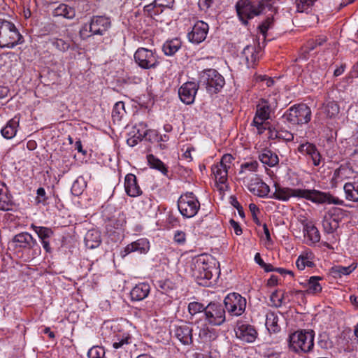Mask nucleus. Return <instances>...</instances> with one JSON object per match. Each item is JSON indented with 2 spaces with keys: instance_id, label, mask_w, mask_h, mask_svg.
<instances>
[{
  "instance_id": "obj_1",
  "label": "nucleus",
  "mask_w": 358,
  "mask_h": 358,
  "mask_svg": "<svg viewBox=\"0 0 358 358\" xmlns=\"http://www.w3.org/2000/svg\"><path fill=\"white\" fill-rule=\"evenodd\" d=\"M275 192L271 197L280 201H286L294 196L303 198L317 204L341 205L343 203V201L334 196L329 192H321L317 189L282 187L278 185H275Z\"/></svg>"
},
{
  "instance_id": "obj_2",
  "label": "nucleus",
  "mask_w": 358,
  "mask_h": 358,
  "mask_svg": "<svg viewBox=\"0 0 358 358\" xmlns=\"http://www.w3.org/2000/svg\"><path fill=\"white\" fill-rule=\"evenodd\" d=\"M268 6L266 0L250 1V0H239L236 4L237 15L243 24H247L248 20L260 15Z\"/></svg>"
},
{
  "instance_id": "obj_3",
  "label": "nucleus",
  "mask_w": 358,
  "mask_h": 358,
  "mask_svg": "<svg viewBox=\"0 0 358 358\" xmlns=\"http://www.w3.org/2000/svg\"><path fill=\"white\" fill-rule=\"evenodd\" d=\"M312 112L306 104H295L289 108L282 115V120L292 126L308 123L311 120Z\"/></svg>"
},
{
  "instance_id": "obj_4",
  "label": "nucleus",
  "mask_w": 358,
  "mask_h": 358,
  "mask_svg": "<svg viewBox=\"0 0 358 358\" xmlns=\"http://www.w3.org/2000/svg\"><path fill=\"white\" fill-rule=\"evenodd\" d=\"M22 42V36L15 25L10 21L0 19V48H13Z\"/></svg>"
},
{
  "instance_id": "obj_5",
  "label": "nucleus",
  "mask_w": 358,
  "mask_h": 358,
  "mask_svg": "<svg viewBox=\"0 0 358 358\" xmlns=\"http://www.w3.org/2000/svg\"><path fill=\"white\" fill-rule=\"evenodd\" d=\"M289 346L295 352H310L314 347L313 331L301 330L292 334L289 337Z\"/></svg>"
},
{
  "instance_id": "obj_6",
  "label": "nucleus",
  "mask_w": 358,
  "mask_h": 358,
  "mask_svg": "<svg viewBox=\"0 0 358 358\" xmlns=\"http://www.w3.org/2000/svg\"><path fill=\"white\" fill-rule=\"evenodd\" d=\"M213 270L216 268L212 262H209V257L206 255L198 257L194 262L193 275L200 285H208V281L213 277Z\"/></svg>"
},
{
  "instance_id": "obj_7",
  "label": "nucleus",
  "mask_w": 358,
  "mask_h": 358,
  "mask_svg": "<svg viewBox=\"0 0 358 358\" xmlns=\"http://www.w3.org/2000/svg\"><path fill=\"white\" fill-rule=\"evenodd\" d=\"M200 83L206 85V90L210 94H216L224 85L223 76L215 69H207L201 74Z\"/></svg>"
},
{
  "instance_id": "obj_8",
  "label": "nucleus",
  "mask_w": 358,
  "mask_h": 358,
  "mask_svg": "<svg viewBox=\"0 0 358 358\" xmlns=\"http://www.w3.org/2000/svg\"><path fill=\"white\" fill-rule=\"evenodd\" d=\"M178 207L183 217L191 218L196 215L200 208V203L192 192H187L180 196Z\"/></svg>"
},
{
  "instance_id": "obj_9",
  "label": "nucleus",
  "mask_w": 358,
  "mask_h": 358,
  "mask_svg": "<svg viewBox=\"0 0 358 358\" xmlns=\"http://www.w3.org/2000/svg\"><path fill=\"white\" fill-rule=\"evenodd\" d=\"M134 57L135 62L143 69H154L159 64L156 52L145 48H138Z\"/></svg>"
},
{
  "instance_id": "obj_10",
  "label": "nucleus",
  "mask_w": 358,
  "mask_h": 358,
  "mask_svg": "<svg viewBox=\"0 0 358 358\" xmlns=\"http://www.w3.org/2000/svg\"><path fill=\"white\" fill-rule=\"evenodd\" d=\"M278 106L275 95L269 96L267 99H261L257 105L255 117L262 121H266Z\"/></svg>"
},
{
  "instance_id": "obj_11",
  "label": "nucleus",
  "mask_w": 358,
  "mask_h": 358,
  "mask_svg": "<svg viewBox=\"0 0 358 358\" xmlns=\"http://www.w3.org/2000/svg\"><path fill=\"white\" fill-rule=\"evenodd\" d=\"M224 303L226 309L231 315L239 316L245 310L246 299L238 293L229 294Z\"/></svg>"
},
{
  "instance_id": "obj_12",
  "label": "nucleus",
  "mask_w": 358,
  "mask_h": 358,
  "mask_svg": "<svg viewBox=\"0 0 358 358\" xmlns=\"http://www.w3.org/2000/svg\"><path fill=\"white\" fill-rule=\"evenodd\" d=\"M111 27V21L106 16H93L89 24H85L81 31L89 28L92 35H104Z\"/></svg>"
},
{
  "instance_id": "obj_13",
  "label": "nucleus",
  "mask_w": 358,
  "mask_h": 358,
  "mask_svg": "<svg viewBox=\"0 0 358 358\" xmlns=\"http://www.w3.org/2000/svg\"><path fill=\"white\" fill-rule=\"evenodd\" d=\"M206 319L209 324L215 326L222 324L225 320V309L220 303H210L205 309Z\"/></svg>"
},
{
  "instance_id": "obj_14",
  "label": "nucleus",
  "mask_w": 358,
  "mask_h": 358,
  "mask_svg": "<svg viewBox=\"0 0 358 358\" xmlns=\"http://www.w3.org/2000/svg\"><path fill=\"white\" fill-rule=\"evenodd\" d=\"M236 336L238 338L247 343H252L257 336L256 329L249 324L238 321L235 328Z\"/></svg>"
},
{
  "instance_id": "obj_15",
  "label": "nucleus",
  "mask_w": 358,
  "mask_h": 358,
  "mask_svg": "<svg viewBox=\"0 0 358 358\" xmlns=\"http://www.w3.org/2000/svg\"><path fill=\"white\" fill-rule=\"evenodd\" d=\"M209 26L207 23L197 21L187 34V38L191 43L199 44L206 38Z\"/></svg>"
},
{
  "instance_id": "obj_16",
  "label": "nucleus",
  "mask_w": 358,
  "mask_h": 358,
  "mask_svg": "<svg viewBox=\"0 0 358 358\" xmlns=\"http://www.w3.org/2000/svg\"><path fill=\"white\" fill-rule=\"evenodd\" d=\"M198 90L197 85L194 82L184 83L178 90L180 100L186 103L191 104L194 102Z\"/></svg>"
},
{
  "instance_id": "obj_17",
  "label": "nucleus",
  "mask_w": 358,
  "mask_h": 358,
  "mask_svg": "<svg viewBox=\"0 0 358 358\" xmlns=\"http://www.w3.org/2000/svg\"><path fill=\"white\" fill-rule=\"evenodd\" d=\"M298 152L301 155L308 156L311 159L313 164L315 166L320 165L322 156L314 144L309 142L302 143L298 147Z\"/></svg>"
},
{
  "instance_id": "obj_18",
  "label": "nucleus",
  "mask_w": 358,
  "mask_h": 358,
  "mask_svg": "<svg viewBox=\"0 0 358 358\" xmlns=\"http://www.w3.org/2000/svg\"><path fill=\"white\" fill-rule=\"evenodd\" d=\"M248 189L259 197L266 196L270 192L269 186L257 176L251 178L248 184Z\"/></svg>"
},
{
  "instance_id": "obj_19",
  "label": "nucleus",
  "mask_w": 358,
  "mask_h": 358,
  "mask_svg": "<svg viewBox=\"0 0 358 358\" xmlns=\"http://www.w3.org/2000/svg\"><path fill=\"white\" fill-rule=\"evenodd\" d=\"M150 249V243L146 238H139L137 241L132 242L127 245L122 255V257L127 255L128 254L134 252H137L140 254H145Z\"/></svg>"
},
{
  "instance_id": "obj_20",
  "label": "nucleus",
  "mask_w": 358,
  "mask_h": 358,
  "mask_svg": "<svg viewBox=\"0 0 358 358\" xmlns=\"http://www.w3.org/2000/svg\"><path fill=\"white\" fill-rule=\"evenodd\" d=\"M31 228L37 234L40 238L43 248L47 252H51V247L50 245L49 238L53 236V231L48 227L36 226L32 224Z\"/></svg>"
},
{
  "instance_id": "obj_21",
  "label": "nucleus",
  "mask_w": 358,
  "mask_h": 358,
  "mask_svg": "<svg viewBox=\"0 0 358 358\" xmlns=\"http://www.w3.org/2000/svg\"><path fill=\"white\" fill-rule=\"evenodd\" d=\"M192 328L188 324L176 327L173 331L175 337L184 345L192 343Z\"/></svg>"
},
{
  "instance_id": "obj_22",
  "label": "nucleus",
  "mask_w": 358,
  "mask_h": 358,
  "mask_svg": "<svg viewBox=\"0 0 358 358\" xmlns=\"http://www.w3.org/2000/svg\"><path fill=\"white\" fill-rule=\"evenodd\" d=\"M124 189L127 194L131 197H136L142 194L136 176L131 173L127 174L125 177Z\"/></svg>"
},
{
  "instance_id": "obj_23",
  "label": "nucleus",
  "mask_w": 358,
  "mask_h": 358,
  "mask_svg": "<svg viewBox=\"0 0 358 358\" xmlns=\"http://www.w3.org/2000/svg\"><path fill=\"white\" fill-rule=\"evenodd\" d=\"M13 201L6 184L0 181V210L7 211L12 210Z\"/></svg>"
},
{
  "instance_id": "obj_24",
  "label": "nucleus",
  "mask_w": 358,
  "mask_h": 358,
  "mask_svg": "<svg viewBox=\"0 0 358 358\" xmlns=\"http://www.w3.org/2000/svg\"><path fill=\"white\" fill-rule=\"evenodd\" d=\"M150 292V286L148 283H139L131 289V299L132 301H142L148 296Z\"/></svg>"
},
{
  "instance_id": "obj_25",
  "label": "nucleus",
  "mask_w": 358,
  "mask_h": 358,
  "mask_svg": "<svg viewBox=\"0 0 358 358\" xmlns=\"http://www.w3.org/2000/svg\"><path fill=\"white\" fill-rule=\"evenodd\" d=\"M20 118L15 116L6 123V126L1 129V134L3 138L11 139L15 136L19 127Z\"/></svg>"
},
{
  "instance_id": "obj_26",
  "label": "nucleus",
  "mask_w": 358,
  "mask_h": 358,
  "mask_svg": "<svg viewBox=\"0 0 358 358\" xmlns=\"http://www.w3.org/2000/svg\"><path fill=\"white\" fill-rule=\"evenodd\" d=\"M13 241L17 243L20 248H32L35 246H38L36 241L31 234L27 232L15 235L13 238Z\"/></svg>"
},
{
  "instance_id": "obj_27",
  "label": "nucleus",
  "mask_w": 358,
  "mask_h": 358,
  "mask_svg": "<svg viewBox=\"0 0 358 358\" xmlns=\"http://www.w3.org/2000/svg\"><path fill=\"white\" fill-rule=\"evenodd\" d=\"M227 168L223 166L222 164H215L212 166V172L215 176V180L218 182L220 186L219 187L220 190H224L227 181Z\"/></svg>"
},
{
  "instance_id": "obj_28",
  "label": "nucleus",
  "mask_w": 358,
  "mask_h": 358,
  "mask_svg": "<svg viewBox=\"0 0 358 358\" xmlns=\"http://www.w3.org/2000/svg\"><path fill=\"white\" fill-rule=\"evenodd\" d=\"M242 54L245 57L247 66L253 67L259 58V50H257L255 45H248L244 48Z\"/></svg>"
},
{
  "instance_id": "obj_29",
  "label": "nucleus",
  "mask_w": 358,
  "mask_h": 358,
  "mask_svg": "<svg viewBox=\"0 0 358 358\" xmlns=\"http://www.w3.org/2000/svg\"><path fill=\"white\" fill-rule=\"evenodd\" d=\"M85 243L90 249L99 247L101 243L100 232L96 229L89 230L85 236Z\"/></svg>"
},
{
  "instance_id": "obj_30",
  "label": "nucleus",
  "mask_w": 358,
  "mask_h": 358,
  "mask_svg": "<svg viewBox=\"0 0 358 358\" xmlns=\"http://www.w3.org/2000/svg\"><path fill=\"white\" fill-rule=\"evenodd\" d=\"M357 266V263H352L348 266H343L341 265H335L329 270V273L334 278H340L343 275L350 274Z\"/></svg>"
},
{
  "instance_id": "obj_31",
  "label": "nucleus",
  "mask_w": 358,
  "mask_h": 358,
  "mask_svg": "<svg viewBox=\"0 0 358 358\" xmlns=\"http://www.w3.org/2000/svg\"><path fill=\"white\" fill-rule=\"evenodd\" d=\"M313 258L314 255L311 251L303 252L296 262V267L299 270H303L306 266L309 268L315 266V264L313 261Z\"/></svg>"
},
{
  "instance_id": "obj_32",
  "label": "nucleus",
  "mask_w": 358,
  "mask_h": 358,
  "mask_svg": "<svg viewBox=\"0 0 358 358\" xmlns=\"http://www.w3.org/2000/svg\"><path fill=\"white\" fill-rule=\"evenodd\" d=\"M322 280L320 276H312L305 283H301L303 287H307L306 292L308 294H315L322 292V287L319 280Z\"/></svg>"
},
{
  "instance_id": "obj_33",
  "label": "nucleus",
  "mask_w": 358,
  "mask_h": 358,
  "mask_svg": "<svg viewBox=\"0 0 358 358\" xmlns=\"http://www.w3.org/2000/svg\"><path fill=\"white\" fill-rule=\"evenodd\" d=\"M259 160L264 164L271 167L277 165L279 162L278 155L268 149L264 150L259 155Z\"/></svg>"
},
{
  "instance_id": "obj_34",
  "label": "nucleus",
  "mask_w": 358,
  "mask_h": 358,
  "mask_svg": "<svg viewBox=\"0 0 358 358\" xmlns=\"http://www.w3.org/2000/svg\"><path fill=\"white\" fill-rule=\"evenodd\" d=\"M324 231L327 234L334 233L338 227V221L333 215L329 213L324 215L322 220Z\"/></svg>"
},
{
  "instance_id": "obj_35",
  "label": "nucleus",
  "mask_w": 358,
  "mask_h": 358,
  "mask_svg": "<svg viewBox=\"0 0 358 358\" xmlns=\"http://www.w3.org/2000/svg\"><path fill=\"white\" fill-rule=\"evenodd\" d=\"M132 343V336L129 332H120L115 335V338L113 343L115 349L124 348V345Z\"/></svg>"
},
{
  "instance_id": "obj_36",
  "label": "nucleus",
  "mask_w": 358,
  "mask_h": 358,
  "mask_svg": "<svg viewBox=\"0 0 358 358\" xmlns=\"http://www.w3.org/2000/svg\"><path fill=\"white\" fill-rule=\"evenodd\" d=\"M54 16H62L66 19H73L76 16L75 9L66 4L59 5L53 11Z\"/></svg>"
},
{
  "instance_id": "obj_37",
  "label": "nucleus",
  "mask_w": 358,
  "mask_h": 358,
  "mask_svg": "<svg viewBox=\"0 0 358 358\" xmlns=\"http://www.w3.org/2000/svg\"><path fill=\"white\" fill-rule=\"evenodd\" d=\"M147 161L150 168L160 171L164 176H167L168 169L162 161L152 154L147 155Z\"/></svg>"
},
{
  "instance_id": "obj_38",
  "label": "nucleus",
  "mask_w": 358,
  "mask_h": 358,
  "mask_svg": "<svg viewBox=\"0 0 358 358\" xmlns=\"http://www.w3.org/2000/svg\"><path fill=\"white\" fill-rule=\"evenodd\" d=\"M304 236H306L311 243H318L320 240V234L317 228L312 224H306L303 228Z\"/></svg>"
},
{
  "instance_id": "obj_39",
  "label": "nucleus",
  "mask_w": 358,
  "mask_h": 358,
  "mask_svg": "<svg viewBox=\"0 0 358 358\" xmlns=\"http://www.w3.org/2000/svg\"><path fill=\"white\" fill-rule=\"evenodd\" d=\"M343 189L348 200L358 201V182H347Z\"/></svg>"
},
{
  "instance_id": "obj_40",
  "label": "nucleus",
  "mask_w": 358,
  "mask_h": 358,
  "mask_svg": "<svg viewBox=\"0 0 358 358\" xmlns=\"http://www.w3.org/2000/svg\"><path fill=\"white\" fill-rule=\"evenodd\" d=\"M181 47V41L178 38L167 41L163 45V51L166 55H173Z\"/></svg>"
},
{
  "instance_id": "obj_41",
  "label": "nucleus",
  "mask_w": 358,
  "mask_h": 358,
  "mask_svg": "<svg viewBox=\"0 0 358 358\" xmlns=\"http://www.w3.org/2000/svg\"><path fill=\"white\" fill-rule=\"evenodd\" d=\"M266 326L271 333H276L280 330L278 324V317L274 313H269L266 315Z\"/></svg>"
},
{
  "instance_id": "obj_42",
  "label": "nucleus",
  "mask_w": 358,
  "mask_h": 358,
  "mask_svg": "<svg viewBox=\"0 0 358 358\" xmlns=\"http://www.w3.org/2000/svg\"><path fill=\"white\" fill-rule=\"evenodd\" d=\"M199 337L202 342H208L215 340L217 338V333L214 329H210L206 325H203L199 329Z\"/></svg>"
},
{
  "instance_id": "obj_43",
  "label": "nucleus",
  "mask_w": 358,
  "mask_h": 358,
  "mask_svg": "<svg viewBox=\"0 0 358 358\" xmlns=\"http://www.w3.org/2000/svg\"><path fill=\"white\" fill-rule=\"evenodd\" d=\"M324 113L329 118L335 117L339 113V106L334 101H329L324 106Z\"/></svg>"
},
{
  "instance_id": "obj_44",
  "label": "nucleus",
  "mask_w": 358,
  "mask_h": 358,
  "mask_svg": "<svg viewBox=\"0 0 358 358\" xmlns=\"http://www.w3.org/2000/svg\"><path fill=\"white\" fill-rule=\"evenodd\" d=\"M125 113L124 103L122 101L117 102L112 111V117L114 121H120Z\"/></svg>"
},
{
  "instance_id": "obj_45",
  "label": "nucleus",
  "mask_w": 358,
  "mask_h": 358,
  "mask_svg": "<svg viewBox=\"0 0 358 358\" xmlns=\"http://www.w3.org/2000/svg\"><path fill=\"white\" fill-rule=\"evenodd\" d=\"M52 45L61 52L67 51L71 45V41L62 38H54L51 41Z\"/></svg>"
},
{
  "instance_id": "obj_46",
  "label": "nucleus",
  "mask_w": 358,
  "mask_h": 358,
  "mask_svg": "<svg viewBox=\"0 0 358 358\" xmlns=\"http://www.w3.org/2000/svg\"><path fill=\"white\" fill-rule=\"evenodd\" d=\"M316 0H296V11L303 13L307 11Z\"/></svg>"
},
{
  "instance_id": "obj_47",
  "label": "nucleus",
  "mask_w": 358,
  "mask_h": 358,
  "mask_svg": "<svg viewBox=\"0 0 358 358\" xmlns=\"http://www.w3.org/2000/svg\"><path fill=\"white\" fill-rule=\"evenodd\" d=\"M143 138L150 142H159V140H162V136H159L157 131L155 129H148L143 134H142Z\"/></svg>"
},
{
  "instance_id": "obj_48",
  "label": "nucleus",
  "mask_w": 358,
  "mask_h": 358,
  "mask_svg": "<svg viewBox=\"0 0 358 358\" xmlns=\"http://www.w3.org/2000/svg\"><path fill=\"white\" fill-rule=\"evenodd\" d=\"M159 290L163 294H168L175 287L174 284L170 280H160L157 282Z\"/></svg>"
},
{
  "instance_id": "obj_49",
  "label": "nucleus",
  "mask_w": 358,
  "mask_h": 358,
  "mask_svg": "<svg viewBox=\"0 0 358 358\" xmlns=\"http://www.w3.org/2000/svg\"><path fill=\"white\" fill-rule=\"evenodd\" d=\"M258 167V163L256 161L245 162L241 164L239 174H244L246 171L255 172Z\"/></svg>"
},
{
  "instance_id": "obj_50",
  "label": "nucleus",
  "mask_w": 358,
  "mask_h": 358,
  "mask_svg": "<svg viewBox=\"0 0 358 358\" xmlns=\"http://www.w3.org/2000/svg\"><path fill=\"white\" fill-rule=\"evenodd\" d=\"M206 307L203 304L199 302H191L188 305L189 313L194 315L198 313L205 312Z\"/></svg>"
},
{
  "instance_id": "obj_51",
  "label": "nucleus",
  "mask_w": 358,
  "mask_h": 358,
  "mask_svg": "<svg viewBox=\"0 0 358 358\" xmlns=\"http://www.w3.org/2000/svg\"><path fill=\"white\" fill-rule=\"evenodd\" d=\"M87 355L89 358H103L105 351L102 348L94 346L88 351Z\"/></svg>"
},
{
  "instance_id": "obj_52",
  "label": "nucleus",
  "mask_w": 358,
  "mask_h": 358,
  "mask_svg": "<svg viewBox=\"0 0 358 358\" xmlns=\"http://www.w3.org/2000/svg\"><path fill=\"white\" fill-rule=\"evenodd\" d=\"M273 22V17H267L266 20L259 25L258 29L264 38L266 37L268 29L271 27Z\"/></svg>"
},
{
  "instance_id": "obj_53",
  "label": "nucleus",
  "mask_w": 358,
  "mask_h": 358,
  "mask_svg": "<svg viewBox=\"0 0 358 358\" xmlns=\"http://www.w3.org/2000/svg\"><path fill=\"white\" fill-rule=\"evenodd\" d=\"M275 136L285 141H292L294 139V134L292 133L282 129L277 131Z\"/></svg>"
},
{
  "instance_id": "obj_54",
  "label": "nucleus",
  "mask_w": 358,
  "mask_h": 358,
  "mask_svg": "<svg viewBox=\"0 0 358 358\" xmlns=\"http://www.w3.org/2000/svg\"><path fill=\"white\" fill-rule=\"evenodd\" d=\"M327 41L325 36L319 37L315 40H310L308 42V48L309 50H314L317 46L322 45Z\"/></svg>"
},
{
  "instance_id": "obj_55",
  "label": "nucleus",
  "mask_w": 358,
  "mask_h": 358,
  "mask_svg": "<svg viewBox=\"0 0 358 358\" xmlns=\"http://www.w3.org/2000/svg\"><path fill=\"white\" fill-rule=\"evenodd\" d=\"M249 209L252 213L253 222L258 226H261L262 223L257 217V213H259V208L255 204L250 203L249 205Z\"/></svg>"
},
{
  "instance_id": "obj_56",
  "label": "nucleus",
  "mask_w": 358,
  "mask_h": 358,
  "mask_svg": "<svg viewBox=\"0 0 358 358\" xmlns=\"http://www.w3.org/2000/svg\"><path fill=\"white\" fill-rule=\"evenodd\" d=\"M301 293H302V291H301V290L291 291L289 292H282V293L281 294H280L282 306L283 304L289 303V301H290L289 296L290 295L298 294H301Z\"/></svg>"
},
{
  "instance_id": "obj_57",
  "label": "nucleus",
  "mask_w": 358,
  "mask_h": 358,
  "mask_svg": "<svg viewBox=\"0 0 358 358\" xmlns=\"http://www.w3.org/2000/svg\"><path fill=\"white\" fill-rule=\"evenodd\" d=\"M229 202L231 206H233L234 208H236L238 210L239 215L243 218L245 217L244 211H243V207L238 201L236 197L233 195L229 197Z\"/></svg>"
},
{
  "instance_id": "obj_58",
  "label": "nucleus",
  "mask_w": 358,
  "mask_h": 358,
  "mask_svg": "<svg viewBox=\"0 0 358 358\" xmlns=\"http://www.w3.org/2000/svg\"><path fill=\"white\" fill-rule=\"evenodd\" d=\"M110 222L113 225L114 228L118 229L122 227L126 223V221L124 215L119 213L117 219L112 218Z\"/></svg>"
},
{
  "instance_id": "obj_59",
  "label": "nucleus",
  "mask_w": 358,
  "mask_h": 358,
  "mask_svg": "<svg viewBox=\"0 0 358 358\" xmlns=\"http://www.w3.org/2000/svg\"><path fill=\"white\" fill-rule=\"evenodd\" d=\"M142 140H143V136L139 132V130H138V132L136 134L134 135L133 136H131V138H129L127 140V143L128 144V145H129L131 147H134V146L136 145Z\"/></svg>"
},
{
  "instance_id": "obj_60",
  "label": "nucleus",
  "mask_w": 358,
  "mask_h": 358,
  "mask_svg": "<svg viewBox=\"0 0 358 358\" xmlns=\"http://www.w3.org/2000/svg\"><path fill=\"white\" fill-rule=\"evenodd\" d=\"M173 3V0H154L152 3L155 8H169Z\"/></svg>"
},
{
  "instance_id": "obj_61",
  "label": "nucleus",
  "mask_w": 358,
  "mask_h": 358,
  "mask_svg": "<svg viewBox=\"0 0 358 358\" xmlns=\"http://www.w3.org/2000/svg\"><path fill=\"white\" fill-rule=\"evenodd\" d=\"M174 241L179 245H184L186 241V234L182 231H176L174 234Z\"/></svg>"
},
{
  "instance_id": "obj_62",
  "label": "nucleus",
  "mask_w": 358,
  "mask_h": 358,
  "mask_svg": "<svg viewBox=\"0 0 358 358\" xmlns=\"http://www.w3.org/2000/svg\"><path fill=\"white\" fill-rule=\"evenodd\" d=\"M234 160V157L230 154H225L221 159V161L219 164H222L223 166L229 169L230 167V164Z\"/></svg>"
},
{
  "instance_id": "obj_63",
  "label": "nucleus",
  "mask_w": 358,
  "mask_h": 358,
  "mask_svg": "<svg viewBox=\"0 0 358 358\" xmlns=\"http://www.w3.org/2000/svg\"><path fill=\"white\" fill-rule=\"evenodd\" d=\"M37 196H36V201L38 203H45L47 197L45 194V191L43 187H39L36 191Z\"/></svg>"
},
{
  "instance_id": "obj_64",
  "label": "nucleus",
  "mask_w": 358,
  "mask_h": 358,
  "mask_svg": "<svg viewBox=\"0 0 358 358\" xmlns=\"http://www.w3.org/2000/svg\"><path fill=\"white\" fill-rule=\"evenodd\" d=\"M270 299L275 307H280L282 306L279 291L273 292L271 294Z\"/></svg>"
}]
</instances>
